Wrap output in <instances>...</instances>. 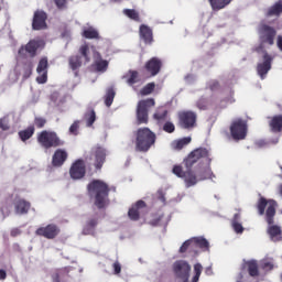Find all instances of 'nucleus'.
<instances>
[{
  "label": "nucleus",
  "mask_w": 282,
  "mask_h": 282,
  "mask_svg": "<svg viewBox=\"0 0 282 282\" xmlns=\"http://www.w3.org/2000/svg\"><path fill=\"white\" fill-rule=\"evenodd\" d=\"M267 208V223L269 224L268 227V235L271 241H281L282 239V231L281 227L274 224V215H276V202L275 200H267L265 198H260L258 203V210L259 215H263Z\"/></svg>",
  "instance_id": "nucleus-1"
},
{
  "label": "nucleus",
  "mask_w": 282,
  "mask_h": 282,
  "mask_svg": "<svg viewBox=\"0 0 282 282\" xmlns=\"http://www.w3.org/2000/svg\"><path fill=\"white\" fill-rule=\"evenodd\" d=\"M172 270L177 282H199L204 267L202 263H195L194 267H191V263L186 260H176L172 264ZM192 271L194 275L191 279Z\"/></svg>",
  "instance_id": "nucleus-2"
},
{
  "label": "nucleus",
  "mask_w": 282,
  "mask_h": 282,
  "mask_svg": "<svg viewBox=\"0 0 282 282\" xmlns=\"http://www.w3.org/2000/svg\"><path fill=\"white\" fill-rule=\"evenodd\" d=\"M88 193L90 197H95V206L97 208H105L107 206L109 196V185L100 180H95L88 185Z\"/></svg>",
  "instance_id": "nucleus-3"
},
{
  "label": "nucleus",
  "mask_w": 282,
  "mask_h": 282,
  "mask_svg": "<svg viewBox=\"0 0 282 282\" xmlns=\"http://www.w3.org/2000/svg\"><path fill=\"white\" fill-rule=\"evenodd\" d=\"M79 54L84 56L85 62L89 63L91 61V56L95 61V69L105 74L107 72V67H109V62L107 59H102L100 53L96 52V48L89 44H83L79 47Z\"/></svg>",
  "instance_id": "nucleus-4"
},
{
  "label": "nucleus",
  "mask_w": 282,
  "mask_h": 282,
  "mask_svg": "<svg viewBox=\"0 0 282 282\" xmlns=\"http://www.w3.org/2000/svg\"><path fill=\"white\" fill-rule=\"evenodd\" d=\"M155 144V133L149 128H141L137 131L135 149L147 152Z\"/></svg>",
  "instance_id": "nucleus-5"
},
{
  "label": "nucleus",
  "mask_w": 282,
  "mask_h": 282,
  "mask_svg": "<svg viewBox=\"0 0 282 282\" xmlns=\"http://www.w3.org/2000/svg\"><path fill=\"white\" fill-rule=\"evenodd\" d=\"M198 166L202 164H210L213 159L210 158V150L206 148H197L189 153L187 156L185 164L186 166H193V164H197Z\"/></svg>",
  "instance_id": "nucleus-6"
},
{
  "label": "nucleus",
  "mask_w": 282,
  "mask_h": 282,
  "mask_svg": "<svg viewBox=\"0 0 282 282\" xmlns=\"http://www.w3.org/2000/svg\"><path fill=\"white\" fill-rule=\"evenodd\" d=\"M155 107V100L152 98L144 99L138 102L137 122L138 124H147L149 122V109Z\"/></svg>",
  "instance_id": "nucleus-7"
},
{
  "label": "nucleus",
  "mask_w": 282,
  "mask_h": 282,
  "mask_svg": "<svg viewBox=\"0 0 282 282\" xmlns=\"http://www.w3.org/2000/svg\"><path fill=\"white\" fill-rule=\"evenodd\" d=\"M172 171L176 177L184 180L186 188H191V186H195L199 182V176L196 171L187 170L183 172L180 165L174 166Z\"/></svg>",
  "instance_id": "nucleus-8"
},
{
  "label": "nucleus",
  "mask_w": 282,
  "mask_h": 282,
  "mask_svg": "<svg viewBox=\"0 0 282 282\" xmlns=\"http://www.w3.org/2000/svg\"><path fill=\"white\" fill-rule=\"evenodd\" d=\"M230 133L234 140H246V135H248V122L243 119H235L230 126Z\"/></svg>",
  "instance_id": "nucleus-9"
},
{
  "label": "nucleus",
  "mask_w": 282,
  "mask_h": 282,
  "mask_svg": "<svg viewBox=\"0 0 282 282\" xmlns=\"http://www.w3.org/2000/svg\"><path fill=\"white\" fill-rule=\"evenodd\" d=\"M258 34L262 45H274V37L276 36L274 28L262 22L258 26Z\"/></svg>",
  "instance_id": "nucleus-10"
},
{
  "label": "nucleus",
  "mask_w": 282,
  "mask_h": 282,
  "mask_svg": "<svg viewBox=\"0 0 282 282\" xmlns=\"http://www.w3.org/2000/svg\"><path fill=\"white\" fill-rule=\"evenodd\" d=\"M37 141L44 149H52V147H58L61 144L58 135L50 131H42L37 137Z\"/></svg>",
  "instance_id": "nucleus-11"
},
{
  "label": "nucleus",
  "mask_w": 282,
  "mask_h": 282,
  "mask_svg": "<svg viewBox=\"0 0 282 282\" xmlns=\"http://www.w3.org/2000/svg\"><path fill=\"white\" fill-rule=\"evenodd\" d=\"M271 69H272V55L264 53L262 61H260L257 66L258 76H260L261 80L265 79V76H268V72H270Z\"/></svg>",
  "instance_id": "nucleus-12"
},
{
  "label": "nucleus",
  "mask_w": 282,
  "mask_h": 282,
  "mask_svg": "<svg viewBox=\"0 0 282 282\" xmlns=\"http://www.w3.org/2000/svg\"><path fill=\"white\" fill-rule=\"evenodd\" d=\"M178 120L183 129H191V127H195L197 115L193 111H181L178 112Z\"/></svg>",
  "instance_id": "nucleus-13"
},
{
  "label": "nucleus",
  "mask_w": 282,
  "mask_h": 282,
  "mask_svg": "<svg viewBox=\"0 0 282 282\" xmlns=\"http://www.w3.org/2000/svg\"><path fill=\"white\" fill-rule=\"evenodd\" d=\"M43 45H45V43L42 40H32L19 50V54L20 56H25V52H28L30 56H34L36 54V50H39V47H43Z\"/></svg>",
  "instance_id": "nucleus-14"
},
{
  "label": "nucleus",
  "mask_w": 282,
  "mask_h": 282,
  "mask_svg": "<svg viewBox=\"0 0 282 282\" xmlns=\"http://www.w3.org/2000/svg\"><path fill=\"white\" fill-rule=\"evenodd\" d=\"M69 174L72 180H83L85 177V161H75L69 170Z\"/></svg>",
  "instance_id": "nucleus-15"
},
{
  "label": "nucleus",
  "mask_w": 282,
  "mask_h": 282,
  "mask_svg": "<svg viewBox=\"0 0 282 282\" xmlns=\"http://www.w3.org/2000/svg\"><path fill=\"white\" fill-rule=\"evenodd\" d=\"M36 73L39 74V76L36 77V82L40 85H44V83H47V57H43L42 59H40Z\"/></svg>",
  "instance_id": "nucleus-16"
},
{
  "label": "nucleus",
  "mask_w": 282,
  "mask_h": 282,
  "mask_svg": "<svg viewBox=\"0 0 282 282\" xmlns=\"http://www.w3.org/2000/svg\"><path fill=\"white\" fill-rule=\"evenodd\" d=\"M122 78L124 79L127 85H129V87H133L134 89L142 85V79L140 78V74H138L137 70H129L123 75Z\"/></svg>",
  "instance_id": "nucleus-17"
},
{
  "label": "nucleus",
  "mask_w": 282,
  "mask_h": 282,
  "mask_svg": "<svg viewBox=\"0 0 282 282\" xmlns=\"http://www.w3.org/2000/svg\"><path fill=\"white\" fill-rule=\"evenodd\" d=\"M47 14L43 11H36L33 17V30H45L47 28Z\"/></svg>",
  "instance_id": "nucleus-18"
},
{
  "label": "nucleus",
  "mask_w": 282,
  "mask_h": 282,
  "mask_svg": "<svg viewBox=\"0 0 282 282\" xmlns=\"http://www.w3.org/2000/svg\"><path fill=\"white\" fill-rule=\"evenodd\" d=\"M40 237H45L46 239H54L58 235V227L56 225H48L46 227H41L36 231Z\"/></svg>",
  "instance_id": "nucleus-19"
},
{
  "label": "nucleus",
  "mask_w": 282,
  "mask_h": 282,
  "mask_svg": "<svg viewBox=\"0 0 282 282\" xmlns=\"http://www.w3.org/2000/svg\"><path fill=\"white\" fill-rule=\"evenodd\" d=\"M196 175H198L199 182H204V180H213L215 177L213 175V170H210V164H200L198 167L195 170Z\"/></svg>",
  "instance_id": "nucleus-20"
},
{
  "label": "nucleus",
  "mask_w": 282,
  "mask_h": 282,
  "mask_svg": "<svg viewBox=\"0 0 282 282\" xmlns=\"http://www.w3.org/2000/svg\"><path fill=\"white\" fill-rule=\"evenodd\" d=\"M145 69L151 74V76H158L162 69V61L160 58L153 57L145 64Z\"/></svg>",
  "instance_id": "nucleus-21"
},
{
  "label": "nucleus",
  "mask_w": 282,
  "mask_h": 282,
  "mask_svg": "<svg viewBox=\"0 0 282 282\" xmlns=\"http://www.w3.org/2000/svg\"><path fill=\"white\" fill-rule=\"evenodd\" d=\"M145 206L147 205L144 204V202H142V200L137 202V204L129 209L128 217L132 221H138V219H140V215H142V209Z\"/></svg>",
  "instance_id": "nucleus-22"
},
{
  "label": "nucleus",
  "mask_w": 282,
  "mask_h": 282,
  "mask_svg": "<svg viewBox=\"0 0 282 282\" xmlns=\"http://www.w3.org/2000/svg\"><path fill=\"white\" fill-rule=\"evenodd\" d=\"M95 153V169H102V164H105V160L107 158V150L101 147H97L94 150Z\"/></svg>",
  "instance_id": "nucleus-23"
},
{
  "label": "nucleus",
  "mask_w": 282,
  "mask_h": 282,
  "mask_svg": "<svg viewBox=\"0 0 282 282\" xmlns=\"http://www.w3.org/2000/svg\"><path fill=\"white\" fill-rule=\"evenodd\" d=\"M140 39L147 45H151L153 43V31L151 28L147 26L145 24L140 26L139 30Z\"/></svg>",
  "instance_id": "nucleus-24"
},
{
  "label": "nucleus",
  "mask_w": 282,
  "mask_h": 282,
  "mask_svg": "<svg viewBox=\"0 0 282 282\" xmlns=\"http://www.w3.org/2000/svg\"><path fill=\"white\" fill-rule=\"evenodd\" d=\"M242 268L243 270H247L249 276H259V263L257 260H245Z\"/></svg>",
  "instance_id": "nucleus-25"
},
{
  "label": "nucleus",
  "mask_w": 282,
  "mask_h": 282,
  "mask_svg": "<svg viewBox=\"0 0 282 282\" xmlns=\"http://www.w3.org/2000/svg\"><path fill=\"white\" fill-rule=\"evenodd\" d=\"M67 160V151L58 149L53 154L52 164L53 166H63Z\"/></svg>",
  "instance_id": "nucleus-26"
},
{
  "label": "nucleus",
  "mask_w": 282,
  "mask_h": 282,
  "mask_svg": "<svg viewBox=\"0 0 282 282\" xmlns=\"http://www.w3.org/2000/svg\"><path fill=\"white\" fill-rule=\"evenodd\" d=\"M231 228L234 229L236 235H243V225H241V213L237 212L234 214L231 219Z\"/></svg>",
  "instance_id": "nucleus-27"
},
{
  "label": "nucleus",
  "mask_w": 282,
  "mask_h": 282,
  "mask_svg": "<svg viewBox=\"0 0 282 282\" xmlns=\"http://www.w3.org/2000/svg\"><path fill=\"white\" fill-rule=\"evenodd\" d=\"M281 13H282V1L279 0L278 2H275L274 4H272L267 9L265 17L267 19H270L272 17L276 19L278 17H281Z\"/></svg>",
  "instance_id": "nucleus-28"
},
{
  "label": "nucleus",
  "mask_w": 282,
  "mask_h": 282,
  "mask_svg": "<svg viewBox=\"0 0 282 282\" xmlns=\"http://www.w3.org/2000/svg\"><path fill=\"white\" fill-rule=\"evenodd\" d=\"M96 226H98V219L96 218H90L86 221L82 232L84 235H96Z\"/></svg>",
  "instance_id": "nucleus-29"
},
{
  "label": "nucleus",
  "mask_w": 282,
  "mask_h": 282,
  "mask_svg": "<svg viewBox=\"0 0 282 282\" xmlns=\"http://www.w3.org/2000/svg\"><path fill=\"white\" fill-rule=\"evenodd\" d=\"M192 142L191 137H185L182 139H177L171 142V149L173 151H182L184 147H188V143Z\"/></svg>",
  "instance_id": "nucleus-30"
},
{
  "label": "nucleus",
  "mask_w": 282,
  "mask_h": 282,
  "mask_svg": "<svg viewBox=\"0 0 282 282\" xmlns=\"http://www.w3.org/2000/svg\"><path fill=\"white\" fill-rule=\"evenodd\" d=\"M210 4L212 10L219 11L224 10V8H227V6H230L232 3V0H207Z\"/></svg>",
  "instance_id": "nucleus-31"
},
{
  "label": "nucleus",
  "mask_w": 282,
  "mask_h": 282,
  "mask_svg": "<svg viewBox=\"0 0 282 282\" xmlns=\"http://www.w3.org/2000/svg\"><path fill=\"white\" fill-rule=\"evenodd\" d=\"M28 210H30V203L28 200L18 199L15 202V213H18V215H25Z\"/></svg>",
  "instance_id": "nucleus-32"
},
{
  "label": "nucleus",
  "mask_w": 282,
  "mask_h": 282,
  "mask_svg": "<svg viewBox=\"0 0 282 282\" xmlns=\"http://www.w3.org/2000/svg\"><path fill=\"white\" fill-rule=\"evenodd\" d=\"M192 241L193 246H197L198 248H202V250H210V242L202 236L192 238Z\"/></svg>",
  "instance_id": "nucleus-33"
},
{
  "label": "nucleus",
  "mask_w": 282,
  "mask_h": 282,
  "mask_svg": "<svg viewBox=\"0 0 282 282\" xmlns=\"http://www.w3.org/2000/svg\"><path fill=\"white\" fill-rule=\"evenodd\" d=\"M80 55H82V53H80ZM83 63H87L85 61V56H83V55L82 56L75 55L69 58V67L73 70L78 69V67H80L83 65Z\"/></svg>",
  "instance_id": "nucleus-34"
},
{
  "label": "nucleus",
  "mask_w": 282,
  "mask_h": 282,
  "mask_svg": "<svg viewBox=\"0 0 282 282\" xmlns=\"http://www.w3.org/2000/svg\"><path fill=\"white\" fill-rule=\"evenodd\" d=\"M34 135V126H30L25 130H21L19 132V138L21 139L22 142H28L30 138Z\"/></svg>",
  "instance_id": "nucleus-35"
},
{
  "label": "nucleus",
  "mask_w": 282,
  "mask_h": 282,
  "mask_svg": "<svg viewBox=\"0 0 282 282\" xmlns=\"http://www.w3.org/2000/svg\"><path fill=\"white\" fill-rule=\"evenodd\" d=\"M271 130L279 133L282 130V116H275L270 122Z\"/></svg>",
  "instance_id": "nucleus-36"
},
{
  "label": "nucleus",
  "mask_w": 282,
  "mask_h": 282,
  "mask_svg": "<svg viewBox=\"0 0 282 282\" xmlns=\"http://www.w3.org/2000/svg\"><path fill=\"white\" fill-rule=\"evenodd\" d=\"M83 36L85 39H98V30L94 29V26H86L83 30Z\"/></svg>",
  "instance_id": "nucleus-37"
},
{
  "label": "nucleus",
  "mask_w": 282,
  "mask_h": 282,
  "mask_svg": "<svg viewBox=\"0 0 282 282\" xmlns=\"http://www.w3.org/2000/svg\"><path fill=\"white\" fill-rule=\"evenodd\" d=\"M84 120L86 122V127H93L94 123L96 122V111L90 110L85 113Z\"/></svg>",
  "instance_id": "nucleus-38"
},
{
  "label": "nucleus",
  "mask_w": 282,
  "mask_h": 282,
  "mask_svg": "<svg viewBox=\"0 0 282 282\" xmlns=\"http://www.w3.org/2000/svg\"><path fill=\"white\" fill-rule=\"evenodd\" d=\"M167 113H169V111H166V109L158 108L153 115V118H154V120H156V122H162L163 120H166Z\"/></svg>",
  "instance_id": "nucleus-39"
},
{
  "label": "nucleus",
  "mask_w": 282,
  "mask_h": 282,
  "mask_svg": "<svg viewBox=\"0 0 282 282\" xmlns=\"http://www.w3.org/2000/svg\"><path fill=\"white\" fill-rule=\"evenodd\" d=\"M113 98H116V90H113V88H108L105 99L106 107H111V105H113Z\"/></svg>",
  "instance_id": "nucleus-40"
},
{
  "label": "nucleus",
  "mask_w": 282,
  "mask_h": 282,
  "mask_svg": "<svg viewBox=\"0 0 282 282\" xmlns=\"http://www.w3.org/2000/svg\"><path fill=\"white\" fill-rule=\"evenodd\" d=\"M123 14L128 17V19H131L132 21H140V14L138 11L133 9H124Z\"/></svg>",
  "instance_id": "nucleus-41"
},
{
  "label": "nucleus",
  "mask_w": 282,
  "mask_h": 282,
  "mask_svg": "<svg viewBox=\"0 0 282 282\" xmlns=\"http://www.w3.org/2000/svg\"><path fill=\"white\" fill-rule=\"evenodd\" d=\"M153 89H155V84L150 83L141 89L140 94L141 96H149V94H151Z\"/></svg>",
  "instance_id": "nucleus-42"
},
{
  "label": "nucleus",
  "mask_w": 282,
  "mask_h": 282,
  "mask_svg": "<svg viewBox=\"0 0 282 282\" xmlns=\"http://www.w3.org/2000/svg\"><path fill=\"white\" fill-rule=\"evenodd\" d=\"M78 129H80V121L76 120L73 122V124L69 127V133L70 135H78Z\"/></svg>",
  "instance_id": "nucleus-43"
},
{
  "label": "nucleus",
  "mask_w": 282,
  "mask_h": 282,
  "mask_svg": "<svg viewBox=\"0 0 282 282\" xmlns=\"http://www.w3.org/2000/svg\"><path fill=\"white\" fill-rule=\"evenodd\" d=\"M193 238L186 240L180 248V252H185L186 250H188V248H193Z\"/></svg>",
  "instance_id": "nucleus-44"
},
{
  "label": "nucleus",
  "mask_w": 282,
  "mask_h": 282,
  "mask_svg": "<svg viewBox=\"0 0 282 282\" xmlns=\"http://www.w3.org/2000/svg\"><path fill=\"white\" fill-rule=\"evenodd\" d=\"M163 130L166 133H173V131H175V124H173V122H171V121H167V122L164 123Z\"/></svg>",
  "instance_id": "nucleus-45"
},
{
  "label": "nucleus",
  "mask_w": 282,
  "mask_h": 282,
  "mask_svg": "<svg viewBox=\"0 0 282 282\" xmlns=\"http://www.w3.org/2000/svg\"><path fill=\"white\" fill-rule=\"evenodd\" d=\"M0 129L2 131H8V129H10V122L8 121V118L0 119Z\"/></svg>",
  "instance_id": "nucleus-46"
},
{
  "label": "nucleus",
  "mask_w": 282,
  "mask_h": 282,
  "mask_svg": "<svg viewBox=\"0 0 282 282\" xmlns=\"http://www.w3.org/2000/svg\"><path fill=\"white\" fill-rule=\"evenodd\" d=\"M112 268H113L115 274H120V272H122V265L118 261L112 263Z\"/></svg>",
  "instance_id": "nucleus-47"
},
{
  "label": "nucleus",
  "mask_w": 282,
  "mask_h": 282,
  "mask_svg": "<svg viewBox=\"0 0 282 282\" xmlns=\"http://www.w3.org/2000/svg\"><path fill=\"white\" fill-rule=\"evenodd\" d=\"M55 1V6H57V8L59 10H63V8H65L67 0H54Z\"/></svg>",
  "instance_id": "nucleus-48"
},
{
  "label": "nucleus",
  "mask_w": 282,
  "mask_h": 282,
  "mask_svg": "<svg viewBox=\"0 0 282 282\" xmlns=\"http://www.w3.org/2000/svg\"><path fill=\"white\" fill-rule=\"evenodd\" d=\"M35 126H37L39 129L45 127V119H43V118H35Z\"/></svg>",
  "instance_id": "nucleus-49"
},
{
  "label": "nucleus",
  "mask_w": 282,
  "mask_h": 282,
  "mask_svg": "<svg viewBox=\"0 0 282 282\" xmlns=\"http://www.w3.org/2000/svg\"><path fill=\"white\" fill-rule=\"evenodd\" d=\"M7 276H8V273H6V270L0 269V281H6Z\"/></svg>",
  "instance_id": "nucleus-50"
},
{
  "label": "nucleus",
  "mask_w": 282,
  "mask_h": 282,
  "mask_svg": "<svg viewBox=\"0 0 282 282\" xmlns=\"http://www.w3.org/2000/svg\"><path fill=\"white\" fill-rule=\"evenodd\" d=\"M32 75V65L29 66L26 73L24 74L25 78H30V76Z\"/></svg>",
  "instance_id": "nucleus-51"
},
{
  "label": "nucleus",
  "mask_w": 282,
  "mask_h": 282,
  "mask_svg": "<svg viewBox=\"0 0 282 282\" xmlns=\"http://www.w3.org/2000/svg\"><path fill=\"white\" fill-rule=\"evenodd\" d=\"M205 274H207V276H210V275L213 274V268L207 267V268L205 269Z\"/></svg>",
  "instance_id": "nucleus-52"
},
{
  "label": "nucleus",
  "mask_w": 282,
  "mask_h": 282,
  "mask_svg": "<svg viewBox=\"0 0 282 282\" xmlns=\"http://www.w3.org/2000/svg\"><path fill=\"white\" fill-rule=\"evenodd\" d=\"M53 282H61V275L58 273L53 274Z\"/></svg>",
  "instance_id": "nucleus-53"
},
{
  "label": "nucleus",
  "mask_w": 282,
  "mask_h": 282,
  "mask_svg": "<svg viewBox=\"0 0 282 282\" xmlns=\"http://www.w3.org/2000/svg\"><path fill=\"white\" fill-rule=\"evenodd\" d=\"M185 80H186V83H191L192 80H195V76H193V75H187V76L185 77Z\"/></svg>",
  "instance_id": "nucleus-54"
},
{
  "label": "nucleus",
  "mask_w": 282,
  "mask_h": 282,
  "mask_svg": "<svg viewBox=\"0 0 282 282\" xmlns=\"http://www.w3.org/2000/svg\"><path fill=\"white\" fill-rule=\"evenodd\" d=\"M198 109H206V105L202 104V101L197 102Z\"/></svg>",
  "instance_id": "nucleus-55"
},
{
  "label": "nucleus",
  "mask_w": 282,
  "mask_h": 282,
  "mask_svg": "<svg viewBox=\"0 0 282 282\" xmlns=\"http://www.w3.org/2000/svg\"><path fill=\"white\" fill-rule=\"evenodd\" d=\"M258 147H265V141L264 140H260L257 142Z\"/></svg>",
  "instance_id": "nucleus-56"
},
{
  "label": "nucleus",
  "mask_w": 282,
  "mask_h": 282,
  "mask_svg": "<svg viewBox=\"0 0 282 282\" xmlns=\"http://www.w3.org/2000/svg\"><path fill=\"white\" fill-rule=\"evenodd\" d=\"M271 142L272 144H279V138L273 139Z\"/></svg>",
  "instance_id": "nucleus-57"
},
{
  "label": "nucleus",
  "mask_w": 282,
  "mask_h": 282,
  "mask_svg": "<svg viewBox=\"0 0 282 282\" xmlns=\"http://www.w3.org/2000/svg\"><path fill=\"white\" fill-rule=\"evenodd\" d=\"M151 226H158V220L150 221Z\"/></svg>",
  "instance_id": "nucleus-58"
},
{
  "label": "nucleus",
  "mask_w": 282,
  "mask_h": 282,
  "mask_svg": "<svg viewBox=\"0 0 282 282\" xmlns=\"http://www.w3.org/2000/svg\"><path fill=\"white\" fill-rule=\"evenodd\" d=\"M217 85H219L217 82H214V85L212 86V89H215V87H217Z\"/></svg>",
  "instance_id": "nucleus-59"
},
{
  "label": "nucleus",
  "mask_w": 282,
  "mask_h": 282,
  "mask_svg": "<svg viewBox=\"0 0 282 282\" xmlns=\"http://www.w3.org/2000/svg\"><path fill=\"white\" fill-rule=\"evenodd\" d=\"M113 3H120L122 0H111Z\"/></svg>",
  "instance_id": "nucleus-60"
},
{
  "label": "nucleus",
  "mask_w": 282,
  "mask_h": 282,
  "mask_svg": "<svg viewBox=\"0 0 282 282\" xmlns=\"http://www.w3.org/2000/svg\"><path fill=\"white\" fill-rule=\"evenodd\" d=\"M0 3H3V0H0ZM0 11H1V7H0Z\"/></svg>",
  "instance_id": "nucleus-61"
},
{
  "label": "nucleus",
  "mask_w": 282,
  "mask_h": 282,
  "mask_svg": "<svg viewBox=\"0 0 282 282\" xmlns=\"http://www.w3.org/2000/svg\"><path fill=\"white\" fill-rule=\"evenodd\" d=\"M267 265L271 267V264H270V263H267Z\"/></svg>",
  "instance_id": "nucleus-62"
}]
</instances>
